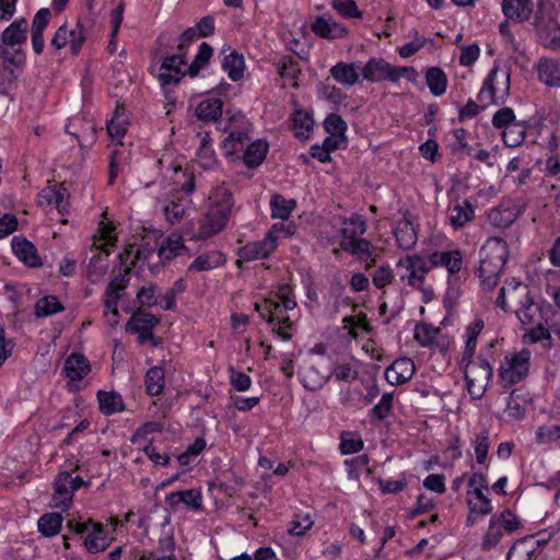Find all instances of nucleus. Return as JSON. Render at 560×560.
<instances>
[{
	"instance_id": "46",
	"label": "nucleus",
	"mask_w": 560,
	"mask_h": 560,
	"mask_svg": "<svg viewBox=\"0 0 560 560\" xmlns=\"http://www.w3.org/2000/svg\"><path fill=\"white\" fill-rule=\"evenodd\" d=\"M269 150V144L265 139H257L248 143L244 150L243 162L248 167L259 166Z\"/></svg>"
},
{
	"instance_id": "36",
	"label": "nucleus",
	"mask_w": 560,
	"mask_h": 560,
	"mask_svg": "<svg viewBox=\"0 0 560 560\" xmlns=\"http://www.w3.org/2000/svg\"><path fill=\"white\" fill-rule=\"evenodd\" d=\"M527 287L521 281L513 278L506 281L500 289L499 296L497 298V305L504 312H508L510 310V302H520L521 299L527 298Z\"/></svg>"
},
{
	"instance_id": "12",
	"label": "nucleus",
	"mask_w": 560,
	"mask_h": 560,
	"mask_svg": "<svg viewBox=\"0 0 560 560\" xmlns=\"http://www.w3.org/2000/svg\"><path fill=\"white\" fill-rule=\"evenodd\" d=\"M467 505L469 515L467 523L474 525L476 516H485L492 512V502L489 499V487L486 478L481 474H474L467 485Z\"/></svg>"
},
{
	"instance_id": "4",
	"label": "nucleus",
	"mask_w": 560,
	"mask_h": 560,
	"mask_svg": "<svg viewBox=\"0 0 560 560\" xmlns=\"http://www.w3.org/2000/svg\"><path fill=\"white\" fill-rule=\"evenodd\" d=\"M480 261L477 277L485 290L493 289L509 258V247L501 237L488 238L479 252Z\"/></svg>"
},
{
	"instance_id": "54",
	"label": "nucleus",
	"mask_w": 560,
	"mask_h": 560,
	"mask_svg": "<svg viewBox=\"0 0 560 560\" xmlns=\"http://www.w3.org/2000/svg\"><path fill=\"white\" fill-rule=\"evenodd\" d=\"M62 522L63 517L61 513H45L37 521V529L45 537H54L59 534Z\"/></svg>"
},
{
	"instance_id": "40",
	"label": "nucleus",
	"mask_w": 560,
	"mask_h": 560,
	"mask_svg": "<svg viewBox=\"0 0 560 560\" xmlns=\"http://www.w3.org/2000/svg\"><path fill=\"white\" fill-rule=\"evenodd\" d=\"M128 126L129 117L126 109L122 106H117L112 118L106 122V129L110 140L114 143L121 145Z\"/></svg>"
},
{
	"instance_id": "44",
	"label": "nucleus",
	"mask_w": 560,
	"mask_h": 560,
	"mask_svg": "<svg viewBox=\"0 0 560 560\" xmlns=\"http://www.w3.org/2000/svg\"><path fill=\"white\" fill-rule=\"evenodd\" d=\"M393 234L397 246L404 250L411 249L417 243V233L412 223L408 220H400L393 226Z\"/></svg>"
},
{
	"instance_id": "22",
	"label": "nucleus",
	"mask_w": 560,
	"mask_h": 560,
	"mask_svg": "<svg viewBox=\"0 0 560 560\" xmlns=\"http://www.w3.org/2000/svg\"><path fill=\"white\" fill-rule=\"evenodd\" d=\"M460 365L464 368L466 382L477 381L488 385L492 378L493 369L483 353L476 359H462Z\"/></svg>"
},
{
	"instance_id": "62",
	"label": "nucleus",
	"mask_w": 560,
	"mask_h": 560,
	"mask_svg": "<svg viewBox=\"0 0 560 560\" xmlns=\"http://www.w3.org/2000/svg\"><path fill=\"white\" fill-rule=\"evenodd\" d=\"M213 55V49L208 43H201L195 58L189 62L191 68V78L197 77L201 70L208 67Z\"/></svg>"
},
{
	"instance_id": "38",
	"label": "nucleus",
	"mask_w": 560,
	"mask_h": 560,
	"mask_svg": "<svg viewBox=\"0 0 560 560\" xmlns=\"http://www.w3.org/2000/svg\"><path fill=\"white\" fill-rule=\"evenodd\" d=\"M11 247L16 258L27 267L34 268L42 265L35 245L26 238L14 236L11 241Z\"/></svg>"
},
{
	"instance_id": "11",
	"label": "nucleus",
	"mask_w": 560,
	"mask_h": 560,
	"mask_svg": "<svg viewBox=\"0 0 560 560\" xmlns=\"http://www.w3.org/2000/svg\"><path fill=\"white\" fill-rule=\"evenodd\" d=\"M330 377V358L315 350L299 371L301 384L311 392L322 388Z\"/></svg>"
},
{
	"instance_id": "29",
	"label": "nucleus",
	"mask_w": 560,
	"mask_h": 560,
	"mask_svg": "<svg viewBox=\"0 0 560 560\" xmlns=\"http://www.w3.org/2000/svg\"><path fill=\"white\" fill-rule=\"evenodd\" d=\"M163 430V423L160 421H149L140 427L132 435L131 442L136 446L137 451H142L144 455H160L152 444V439H149V434L161 432Z\"/></svg>"
},
{
	"instance_id": "56",
	"label": "nucleus",
	"mask_w": 560,
	"mask_h": 560,
	"mask_svg": "<svg viewBox=\"0 0 560 560\" xmlns=\"http://www.w3.org/2000/svg\"><path fill=\"white\" fill-rule=\"evenodd\" d=\"M197 162L203 170H212L217 166L218 160L208 133L202 136L200 145L196 152Z\"/></svg>"
},
{
	"instance_id": "41",
	"label": "nucleus",
	"mask_w": 560,
	"mask_h": 560,
	"mask_svg": "<svg viewBox=\"0 0 560 560\" xmlns=\"http://www.w3.org/2000/svg\"><path fill=\"white\" fill-rule=\"evenodd\" d=\"M537 74L541 83L549 88H560V60L541 58L537 63Z\"/></svg>"
},
{
	"instance_id": "50",
	"label": "nucleus",
	"mask_w": 560,
	"mask_h": 560,
	"mask_svg": "<svg viewBox=\"0 0 560 560\" xmlns=\"http://www.w3.org/2000/svg\"><path fill=\"white\" fill-rule=\"evenodd\" d=\"M502 12L509 20L523 21L532 13L530 0H502Z\"/></svg>"
},
{
	"instance_id": "51",
	"label": "nucleus",
	"mask_w": 560,
	"mask_h": 560,
	"mask_svg": "<svg viewBox=\"0 0 560 560\" xmlns=\"http://www.w3.org/2000/svg\"><path fill=\"white\" fill-rule=\"evenodd\" d=\"M127 280L125 276L118 275L107 285L104 294V307L115 308L125 292Z\"/></svg>"
},
{
	"instance_id": "32",
	"label": "nucleus",
	"mask_w": 560,
	"mask_h": 560,
	"mask_svg": "<svg viewBox=\"0 0 560 560\" xmlns=\"http://www.w3.org/2000/svg\"><path fill=\"white\" fill-rule=\"evenodd\" d=\"M360 362L352 355H345L336 361L330 360L331 377L338 382L350 383L359 375Z\"/></svg>"
},
{
	"instance_id": "13",
	"label": "nucleus",
	"mask_w": 560,
	"mask_h": 560,
	"mask_svg": "<svg viewBox=\"0 0 560 560\" xmlns=\"http://www.w3.org/2000/svg\"><path fill=\"white\" fill-rule=\"evenodd\" d=\"M536 28L541 44L548 48L560 47V24L555 7L549 0H539L536 12Z\"/></svg>"
},
{
	"instance_id": "19",
	"label": "nucleus",
	"mask_w": 560,
	"mask_h": 560,
	"mask_svg": "<svg viewBox=\"0 0 560 560\" xmlns=\"http://www.w3.org/2000/svg\"><path fill=\"white\" fill-rule=\"evenodd\" d=\"M85 40L84 27L80 22H77L73 25L63 24L59 26L50 44L57 50L69 48L72 55H79Z\"/></svg>"
},
{
	"instance_id": "16",
	"label": "nucleus",
	"mask_w": 560,
	"mask_h": 560,
	"mask_svg": "<svg viewBox=\"0 0 560 560\" xmlns=\"http://www.w3.org/2000/svg\"><path fill=\"white\" fill-rule=\"evenodd\" d=\"M68 528L75 534H85L83 545L88 552L97 553L107 549L112 542V538L102 524L88 520L85 522L68 521Z\"/></svg>"
},
{
	"instance_id": "27",
	"label": "nucleus",
	"mask_w": 560,
	"mask_h": 560,
	"mask_svg": "<svg viewBox=\"0 0 560 560\" xmlns=\"http://www.w3.org/2000/svg\"><path fill=\"white\" fill-rule=\"evenodd\" d=\"M393 68L389 62L383 58H370L363 67H361L362 81L382 82L393 80Z\"/></svg>"
},
{
	"instance_id": "15",
	"label": "nucleus",
	"mask_w": 560,
	"mask_h": 560,
	"mask_svg": "<svg viewBox=\"0 0 560 560\" xmlns=\"http://www.w3.org/2000/svg\"><path fill=\"white\" fill-rule=\"evenodd\" d=\"M521 527V520L512 511L505 510L490 517L488 529L482 537L481 547L492 549L501 541L504 535L512 534Z\"/></svg>"
},
{
	"instance_id": "64",
	"label": "nucleus",
	"mask_w": 560,
	"mask_h": 560,
	"mask_svg": "<svg viewBox=\"0 0 560 560\" xmlns=\"http://www.w3.org/2000/svg\"><path fill=\"white\" fill-rule=\"evenodd\" d=\"M536 441L539 444H552L560 441V424L549 423L536 430Z\"/></svg>"
},
{
	"instance_id": "28",
	"label": "nucleus",
	"mask_w": 560,
	"mask_h": 560,
	"mask_svg": "<svg viewBox=\"0 0 560 560\" xmlns=\"http://www.w3.org/2000/svg\"><path fill=\"white\" fill-rule=\"evenodd\" d=\"M312 31L322 38L336 39L347 35L348 30L341 23H338L329 14H322L312 23Z\"/></svg>"
},
{
	"instance_id": "60",
	"label": "nucleus",
	"mask_w": 560,
	"mask_h": 560,
	"mask_svg": "<svg viewBox=\"0 0 560 560\" xmlns=\"http://www.w3.org/2000/svg\"><path fill=\"white\" fill-rule=\"evenodd\" d=\"M247 140L248 132L246 130H232L222 141V150L224 155L228 158L233 156L243 150Z\"/></svg>"
},
{
	"instance_id": "42",
	"label": "nucleus",
	"mask_w": 560,
	"mask_h": 560,
	"mask_svg": "<svg viewBox=\"0 0 560 560\" xmlns=\"http://www.w3.org/2000/svg\"><path fill=\"white\" fill-rule=\"evenodd\" d=\"M298 202L293 198H285L281 194H273L269 200L270 217L280 222L290 223L289 220Z\"/></svg>"
},
{
	"instance_id": "7",
	"label": "nucleus",
	"mask_w": 560,
	"mask_h": 560,
	"mask_svg": "<svg viewBox=\"0 0 560 560\" xmlns=\"http://www.w3.org/2000/svg\"><path fill=\"white\" fill-rule=\"evenodd\" d=\"M295 231L294 222H277L271 225L262 240L245 244L240 249V257L246 261L266 258L277 249L283 240L291 237Z\"/></svg>"
},
{
	"instance_id": "24",
	"label": "nucleus",
	"mask_w": 560,
	"mask_h": 560,
	"mask_svg": "<svg viewBox=\"0 0 560 560\" xmlns=\"http://www.w3.org/2000/svg\"><path fill=\"white\" fill-rule=\"evenodd\" d=\"M334 81L345 88H352L362 81L361 62L338 61L329 69Z\"/></svg>"
},
{
	"instance_id": "30",
	"label": "nucleus",
	"mask_w": 560,
	"mask_h": 560,
	"mask_svg": "<svg viewBox=\"0 0 560 560\" xmlns=\"http://www.w3.org/2000/svg\"><path fill=\"white\" fill-rule=\"evenodd\" d=\"M416 371L410 358L396 359L385 371V378L390 385H401L411 380Z\"/></svg>"
},
{
	"instance_id": "63",
	"label": "nucleus",
	"mask_w": 560,
	"mask_h": 560,
	"mask_svg": "<svg viewBox=\"0 0 560 560\" xmlns=\"http://www.w3.org/2000/svg\"><path fill=\"white\" fill-rule=\"evenodd\" d=\"M186 288H187V283H186L185 279L180 278V279L176 280L173 283L172 288H170L162 296L161 307L164 311L175 310L176 305H177L176 298H177V295L184 293Z\"/></svg>"
},
{
	"instance_id": "57",
	"label": "nucleus",
	"mask_w": 560,
	"mask_h": 560,
	"mask_svg": "<svg viewBox=\"0 0 560 560\" xmlns=\"http://www.w3.org/2000/svg\"><path fill=\"white\" fill-rule=\"evenodd\" d=\"M184 247L182 235L172 233L162 241L159 247V257L161 259L171 260L177 257Z\"/></svg>"
},
{
	"instance_id": "26",
	"label": "nucleus",
	"mask_w": 560,
	"mask_h": 560,
	"mask_svg": "<svg viewBox=\"0 0 560 560\" xmlns=\"http://www.w3.org/2000/svg\"><path fill=\"white\" fill-rule=\"evenodd\" d=\"M156 319L153 315L136 312L126 324V331L138 336L139 342L143 343L153 338V327Z\"/></svg>"
},
{
	"instance_id": "18",
	"label": "nucleus",
	"mask_w": 560,
	"mask_h": 560,
	"mask_svg": "<svg viewBox=\"0 0 560 560\" xmlns=\"http://www.w3.org/2000/svg\"><path fill=\"white\" fill-rule=\"evenodd\" d=\"M84 485L79 476L72 477L71 474L60 472L54 482V493L51 495V506L66 512L70 509L74 492Z\"/></svg>"
},
{
	"instance_id": "5",
	"label": "nucleus",
	"mask_w": 560,
	"mask_h": 560,
	"mask_svg": "<svg viewBox=\"0 0 560 560\" xmlns=\"http://www.w3.org/2000/svg\"><path fill=\"white\" fill-rule=\"evenodd\" d=\"M116 241L115 226L103 219L97 233L93 236L91 248L93 254L88 265L86 277L91 283H98L106 276L109 267L107 257L115 247Z\"/></svg>"
},
{
	"instance_id": "39",
	"label": "nucleus",
	"mask_w": 560,
	"mask_h": 560,
	"mask_svg": "<svg viewBox=\"0 0 560 560\" xmlns=\"http://www.w3.org/2000/svg\"><path fill=\"white\" fill-rule=\"evenodd\" d=\"M226 261L225 254L220 249H210L200 253L188 266V271L206 272L223 266Z\"/></svg>"
},
{
	"instance_id": "10",
	"label": "nucleus",
	"mask_w": 560,
	"mask_h": 560,
	"mask_svg": "<svg viewBox=\"0 0 560 560\" xmlns=\"http://www.w3.org/2000/svg\"><path fill=\"white\" fill-rule=\"evenodd\" d=\"M532 353L527 349L508 352L498 368L499 383L503 388H511L524 381L530 368Z\"/></svg>"
},
{
	"instance_id": "3",
	"label": "nucleus",
	"mask_w": 560,
	"mask_h": 560,
	"mask_svg": "<svg viewBox=\"0 0 560 560\" xmlns=\"http://www.w3.org/2000/svg\"><path fill=\"white\" fill-rule=\"evenodd\" d=\"M292 295V289L289 285H283L278 293L281 302L275 299H265L261 303H256V311L260 317L268 322L271 330L282 340L290 339L294 325L287 314L288 311H293L296 306Z\"/></svg>"
},
{
	"instance_id": "17",
	"label": "nucleus",
	"mask_w": 560,
	"mask_h": 560,
	"mask_svg": "<svg viewBox=\"0 0 560 560\" xmlns=\"http://www.w3.org/2000/svg\"><path fill=\"white\" fill-rule=\"evenodd\" d=\"M91 363L84 354L72 352L63 364L62 373L67 378V387L70 392H79L89 385V375L91 373Z\"/></svg>"
},
{
	"instance_id": "35",
	"label": "nucleus",
	"mask_w": 560,
	"mask_h": 560,
	"mask_svg": "<svg viewBox=\"0 0 560 560\" xmlns=\"http://www.w3.org/2000/svg\"><path fill=\"white\" fill-rule=\"evenodd\" d=\"M165 500L174 510L182 504L194 511L202 509V493L199 488L171 492L165 497Z\"/></svg>"
},
{
	"instance_id": "55",
	"label": "nucleus",
	"mask_w": 560,
	"mask_h": 560,
	"mask_svg": "<svg viewBox=\"0 0 560 560\" xmlns=\"http://www.w3.org/2000/svg\"><path fill=\"white\" fill-rule=\"evenodd\" d=\"M485 327L482 319H475L471 324H469L464 332V341H465V350L462 359H471L475 355L477 339L480 336L482 329Z\"/></svg>"
},
{
	"instance_id": "9",
	"label": "nucleus",
	"mask_w": 560,
	"mask_h": 560,
	"mask_svg": "<svg viewBox=\"0 0 560 560\" xmlns=\"http://www.w3.org/2000/svg\"><path fill=\"white\" fill-rule=\"evenodd\" d=\"M151 73L158 79L162 88L176 85L185 77L191 78L187 51L177 50L174 54L162 57L151 66Z\"/></svg>"
},
{
	"instance_id": "21",
	"label": "nucleus",
	"mask_w": 560,
	"mask_h": 560,
	"mask_svg": "<svg viewBox=\"0 0 560 560\" xmlns=\"http://www.w3.org/2000/svg\"><path fill=\"white\" fill-rule=\"evenodd\" d=\"M69 192L63 185H51L40 190L37 197L40 207L55 208L60 215L69 213Z\"/></svg>"
},
{
	"instance_id": "23",
	"label": "nucleus",
	"mask_w": 560,
	"mask_h": 560,
	"mask_svg": "<svg viewBox=\"0 0 560 560\" xmlns=\"http://www.w3.org/2000/svg\"><path fill=\"white\" fill-rule=\"evenodd\" d=\"M66 131L78 140L81 148H91L96 141L97 126L92 119L75 117L66 127Z\"/></svg>"
},
{
	"instance_id": "14",
	"label": "nucleus",
	"mask_w": 560,
	"mask_h": 560,
	"mask_svg": "<svg viewBox=\"0 0 560 560\" xmlns=\"http://www.w3.org/2000/svg\"><path fill=\"white\" fill-rule=\"evenodd\" d=\"M399 280L408 287L420 289L431 271L427 256L413 254L401 257L396 262Z\"/></svg>"
},
{
	"instance_id": "53",
	"label": "nucleus",
	"mask_w": 560,
	"mask_h": 560,
	"mask_svg": "<svg viewBox=\"0 0 560 560\" xmlns=\"http://www.w3.org/2000/svg\"><path fill=\"white\" fill-rule=\"evenodd\" d=\"M528 125L523 120H516L502 131V140L509 148L520 147L526 137Z\"/></svg>"
},
{
	"instance_id": "45",
	"label": "nucleus",
	"mask_w": 560,
	"mask_h": 560,
	"mask_svg": "<svg viewBox=\"0 0 560 560\" xmlns=\"http://www.w3.org/2000/svg\"><path fill=\"white\" fill-rule=\"evenodd\" d=\"M475 215V209L470 202L464 200L456 202L448 209V221L454 230L465 226Z\"/></svg>"
},
{
	"instance_id": "34",
	"label": "nucleus",
	"mask_w": 560,
	"mask_h": 560,
	"mask_svg": "<svg viewBox=\"0 0 560 560\" xmlns=\"http://www.w3.org/2000/svg\"><path fill=\"white\" fill-rule=\"evenodd\" d=\"M223 58L221 61L222 70L226 73L229 79L238 82L244 78L246 65L244 56L236 50L228 47L222 50Z\"/></svg>"
},
{
	"instance_id": "47",
	"label": "nucleus",
	"mask_w": 560,
	"mask_h": 560,
	"mask_svg": "<svg viewBox=\"0 0 560 560\" xmlns=\"http://www.w3.org/2000/svg\"><path fill=\"white\" fill-rule=\"evenodd\" d=\"M424 78L428 89L433 96L440 97L445 94L448 86V79L441 68H428Z\"/></svg>"
},
{
	"instance_id": "20",
	"label": "nucleus",
	"mask_w": 560,
	"mask_h": 560,
	"mask_svg": "<svg viewBox=\"0 0 560 560\" xmlns=\"http://www.w3.org/2000/svg\"><path fill=\"white\" fill-rule=\"evenodd\" d=\"M522 302L521 307L516 311L517 318L523 327L534 326L540 322L549 323L553 311L550 305L539 304L530 300L528 296Z\"/></svg>"
},
{
	"instance_id": "2",
	"label": "nucleus",
	"mask_w": 560,
	"mask_h": 560,
	"mask_svg": "<svg viewBox=\"0 0 560 560\" xmlns=\"http://www.w3.org/2000/svg\"><path fill=\"white\" fill-rule=\"evenodd\" d=\"M233 207L234 198L226 187L213 188L208 196L203 218L197 231L191 234V238L206 240L220 233L228 225Z\"/></svg>"
},
{
	"instance_id": "58",
	"label": "nucleus",
	"mask_w": 560,
	"mask_h": 560,
	"mask_svg": "<svg viewBox=\"0 0 560 560\" xmlns=\"http://www.w3.org/2000/svg\"><path fill=\"white\" fill-rule=\"evenodd\" d=\"M147 393L151 396H159L165 386V371L161 365L148 370L144 378Z\"/></svg>"
},
{
	"instance_id": "52",
	"label": "nucleus",
	"mask_w": 560,
	"mask_h": 560,
	"mask_svg": "<svg viewBox=\"0 0 560 560\" xmlns=\"http://www.w3.org/2000/svg\"><path fill=\"white\" fill-rule=\"evenodd\" d=\"M548 323L540 322L534 326H527L526 332L523 336V342L525 345L542 343V347L548 349L551 347V335L546 327Z\"/></svg>"
},
{
	"instance_id": "25",
	"label": "nucleus",
	"mask_w": 560,
	"mask_h": 560,
	"mask_svg": "<svg viewBox=\"0 0 560 560\" xmlns=\"http://www.w3.org/2000/svg\"><path fill=\"white\" fill-rule=\"evenodd\" d=\"M340 234V247L358 258L361 261H366L372 256V244L360 236L350 235L349 228H342L339 232Z\"/></svg>"
},
{
	"instance_id": "61",
	"label": "nucleus",
	"mask_w": 560,
	"mask_h": 560,
	"mask_svg": "<svg viewBox=\"0 0 560 560\" xmlns=\"http://www.w3.org/2000/svg\"><path fill=\"white\" fill-rule=\"evenodd\" d=\"M316 95L335 107L340 106L347 98L340 88L324 82L316 85Z\"/></svg>"
},
{
	"instance_id": "6",
	"label": "nucleus",
	"mask_w": 560,
	"mask_h": 560,
	"mask_svg": "<svg viewBox=\"0 0 560 560\" xmlns=\"http://www.w3.org/2000/svg\"><path fill=\"white\" fill-rule=\"evenodd\" d=\"M511 67L495 60L477 94L482 107L504 104L510 95Z\"/></svg>"
},
{
	"instance_id": "43",
	"label": "nucleus",
	"mask_w": 560,
	"mask_h": 560,
	"mask_svg": "<svg viewBox=\"0 0 560 560\" xmlns=\"http://www.w3.org/2000/svg\"><path fill=\"white\" fill-rule=\"evenodd\" d=\"M291 129L295 138L306 140L314 127L313 113L307 109H296L291 115Z\"/></svg>"
},
{
	"instance_id": "59",
	"label": "nucleus",
	"mask_w": 560,
	"mask_h": 560,
	"mask_svg": "<svg viewBox=\"0 0 560 560\" xmlns=\"http://www.w3.org/2000/svg\"><path fill=\"white\" fill-rule=\"evenodd\" d=\"M488 220L498 229H506L516 220V213L513 208L501 205L489 212Z\"/></svg>"
},
{
	"instance_id": "48",
	"label": "nucleus",
	"mask_w": 560,
	"mask_h": 560,
	"mask_svg": "<svg viewBox=\"0 0 560 560\" xmlns=\"http://www.w3.org/2000/svg\"><path fill=\"white\" fill-rule=\"evenodd\" d=\"M537 541L534 538H522L509 550L506 560H532L537 557Z\"/></svg>"
},
{
	"instance_id": "33",
	"label": "nucleus",
	"mask_w": 560,
	"mask_h": 560,
	"mask_svg": "<svg viewBox=\"0 0 560 560\" xmlns=\"http://www.w3.org/2000/svg\"><path fill=\"white\" fill-rule=\"evenodd\" d=\"M529 400L515 392H512L506 400V406L500 413L502 423H513L525 417Z\"/></svg>"
},
{
	"instance_id": "37",
	"label": "nucleus",
	"mask_w": 560,
	"mask_h": 560,
	"mask_svg": "<svg viewBox=\"0 0 560 560\" xmlns=\"http://www.w3.org/2000/svg\"><path fill=\"white\" fill-rule=\"evenodd\" d=\"M223 109V101L214 96L213 94L207 93L195 106V115L202 121H217Z\"/></svg>"
},
{
	"instance_id": "49",
	"label": "nucleus",
	"mask_w": 560,
	"mask_h": 560,
	"mask_svg": "<svg viewBox=\"0 0 560 560\" xmlns=\"http://www.w3.org/2000/svg\"><path fill=\"white\" fill-rule=\"evenodd\" d=\"M97 401L100 405L101 412L105 416L118 413L122 411L125 408L121 395L114 390H98Z\"/></svg>"
},
{
	"instance_id": "8",
	"label": "nucleus",
	"mask_w": 560,
	"mask_h": 560,
	"mask_svg": "<svg viewBox=\"0 0 560 560\" xmlns=\"http://www.w3.org/2000/svg\"><path fill=\"white\" fill-rule=\"evenodd\" d=\"M430 269L444 268L447 272L446 277V298L456 300L460 293V271L464 265V254L460 249L454 248L448 250H433L428 255Z\"/></svg>"
},
{
	"instance_id": "1",
	"label": "nucleus",
	"mask_w": 560,
	"mask_h": 560,
	"mask_svg": "<svg viewBox=\"0 0 560 560\" xmlns=\"http://www.w3.org/2000/svg\"><path fill=\"white\" fill-rule=\"evenodd\" d=\"M166 177H170L173 183L163 186L164 192L158 198L163 207L165 219L172 225L178 224L191 210L190 195L195 190V183L192 178L179 183L177 177L185 176L180 166H173L166 170Z\"/></svg>"
},
{
	"instance_id": "31",
	"label": "nucleus",
	"mask_w": 560,
	"mask_h": 560,
	"mask_svg": "<svg viewBox=\"0 0 560 560\" xmlns=\"http://www.w3.org/2000/svg\"><path fill=\"white\" fill-rule=\"evenodd\" d=\"M27 38V22L24 18L14 20L0 35V49L21 46Z\"/></svg>"
}]
</instances>
